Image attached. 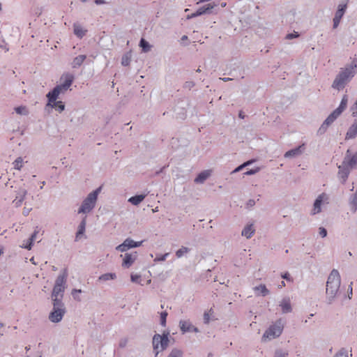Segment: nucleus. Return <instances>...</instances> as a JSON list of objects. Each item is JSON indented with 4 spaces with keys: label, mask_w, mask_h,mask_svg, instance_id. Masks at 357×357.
<instances>
[{
    "label": "nucleus",
    "mask_w": 357,
    "mask_h": 357,
    "mask_svg": "<svg viewBox=\"0 0 357 357\" xmlns=\"http://www.w3.org/2000/svg\"><path fill=\"white\" fill-rule=\"evenodd\" d=\"M73 82V76L70 74L65 75L64 82L61 84L57 85L54 89L47 94L48 99L47 106L55 108L59 112H61L65 109V105L62 101H56L59 96L61 93H65L71 86Z\"/></svg>",
    "instance_id": "nucleus-1"
},
{
    "label": "nucleus",
    "mask_w": 357,
    "mask_h": 357,
    "mask_svg": "<svg viewBox=\"0 0 357 357\" xmlns=\"http://www.w3.org/2000/svg\"><path fill=\"white\" fill-rule=\"evenodd\" d=\"M356 73L357 59H354L350 64L346 66L344 68H340L339 73L333 82L332 87L339 91L343 89Z\"/></svg>",
    "instance_id": "nucleus-2"
},
{
    "label": "nucleus",
    "mask_w": 357,
    "mask_h": 357,
    "mask_svg": "<svg viewBox=\"0 0 357 357\" xmlns=\"http://www.w3.org/2000/svg\"><path fill=\"white\" fill-rule=\"evenodd\" d=\"M67 277V269H64L62 273L57 277L52 294L53 302L58 301L59 303H63L62 299L66 289Z\"/></svg>",
    "instance_id": "nucleus-3"
},
{
    "label": "nucleus",
    "mask_w": 357,
    "mask_h": 357,
    "mask_svg": "<svg viewBox=\"0 0 357 357\" xmlns=\"http://www.w3.org/2000/svg\"><path fill=\"white\" fill-rule=\"evenodd\" d=\"M341 280L339 272L333 269L328 278L326 282V295L329 299L333 298L339 291L340 287Z\"/></svg>",
    "instance_id": "nucleus-4"
},
{
    "label": "nucleus",
    "mask_w": 357,
    "mask_h": 357,
    "mask_svg": "<svg viewBox=\"0 0 357 357\" xmlns=\"http://www.w3.org/2000/svg\"><path fill=\"white\" fill-rule=\"evenodd\" d=\"M100 190L101 187H99L87 196V197L83 201L82 206L78 210L79 213H89L94 208L98 195Z\"/></svg>",
    "instance_id": "nucleus-5"
},
{
    "label": "nucleus",
    "mask_w": 357,
    "mask_h": 357,
    "mask_svg": "<svg viewBox=\"0 0 357 357\" xmlns=\"http://www.w3.org/2000/svg\"><path fill=\"white\" fill-rule=\"evenodd\" d=\"M283 324L281 319L277 320L273 325L265 331L262 340H271L279 337L283 331Z\"/></svg>",
    "instance_id": "nucleus-6"
},
{
    "label": "nucleus",
    "mask_w": 357,
    "mask_h": 357,
    "mask_svg": "<svg viewBox=\"0 0 357 357\" xmlns=\"http://www.w3.org/2000/svg\"><path fill=\"white\" fill-rule=\"evenodd\" d=\"M169 333L163 334L160 335L159 334H155L153 337V349L155 351V356H158L160 351L165 350L169 344Z\"/></svg>",
    "instance_id": "nucleus-7"
},
{
    "label": "nucleus",
    "mask_w": 357,
    "mask_h": 357,
    "mask_svg": "<svg viewBox=\"0 0 357 357\" xmlns=\"http://www.w3.org/2000/svg\"><path fill=\"white\" fill-rule=\"evenodd\" d=\"M66 313V308L63 303L53 302V310L50 314L49 319L52 322H59Z\"/></svg>",
    "instance_id": "nucleus-8"
},
{
    "label": "nucleus",
    "mask_w": 357,
    "mask_h": 357,
    "mask_svg": "<svg viewBox=\"0 0 357 357\" xmlns=\"http://www.w3.org/2000/svg\"><path fill=\"white\" fill-rule=\"evenodd\" d=\"M338 168V176L342 179V183H344L349 175L350 170L352 168H350L347 159L345 158L344 159L342 164L340 165Z\"/></svg>",
    "instance_id": "nucleus-9"
},
{
    "label": "nucleus",
    "mask_w": 357,
    "mask_h": 357,
    "mask_svg": "<svg viewBox=\"0 0 357 357\" xmlns=\"http://www.w3.org/2000/svg\"><path fill=\"white\" fill-rule=\"evenodd\" d=\"M340 115L339 111L334 110L324 121L323 124L319 129L320 133H323L326 131L328 126H330L339 116Z\"/></svg>",
    "instance_id": "nucleus-10"
},
{
    "label": "nucleus",
    "mask_w": 357,
    "mask_h": 357,
    "mask_svg": "<svg viewBox=\"0 0 357 357\" xmlns=\"http://www.w3.org/2000/svg\"><path fill=\"white\" fill-rule=\"evenodd\" d=\"M328 196L325 193H322L318 196V197L316 199L313 209L312 211V214L315 215L317 213H319L321 212V204L326 202L328 203Z\"/></svg>",
    "instance_id": "nucleus-11"
},
{
    "label": "nucleus",
    "mask_w": 357,
    "mask_h": 357,
    "mask_svg": "<svg viewBox=\"0 0 357 357\" xmlns=\"http://www.w3.org/2000/svg\"><path fill=\"white\" fill-rule=\"evenodd\" d=\"M346 8H347L346 4H340L339 5L338 9L336 11L335 15L333 18V28L334 29H336L338 26V25L340 22V20H341L343 15L344 14Z\"/></svg>",
    "instance_id": "nucleus-12"
},
{
    "label": "nucleus",
    "mask_w": 357,
    "mask_h": 357,
    "mask_svg": "<svg viewBox=\"0 0 357 357\" xmlns=\"http://www.w3.org/2000/svg\"><path fill=\"white\" fill-rule=\"evenodd\" d=\"M137 259V252L126 253L123 260L122 266L126 268H129Z\"/></svg>",
    "instance_id": "nucleus-13"
},
{
    "label": "nucleus",
    "mask_w": 357,
    "mask_h": 357,
    "mask_svg": "<svg viewBox=\"0 0 357 357\" xmlns=\"http://www.w3.org/2000/svg\"><path fill=\"white\" fill-rule=\"evenodd\" d=\"M304 149H305V144H303L302 145H301L295 149H291V150L287 151L284 154V157L285 158H291V157L298 156L303 153Z\"/></svg>",
    "instance_id": "nucleus-14"
},
{
    "label": "nucleus",
    "mask_w": 357,
    "mask_h": 357,
    "mask_svg": "<svg viewBox=\"0 0 357 357\" xmlns=\"http://www.w3.org/2000/svg\"><path fill=\"white\" fill-rule=\"evenodd\" d=\"M211 170H205L202 172L198 176L195 178V183H203L205 180H206L211 175Z\"/></svg>",
    "instance_id": "nucleus-15"
},
{
    "label": "nucleus",
    "mask_w": 357,
    "mask_h": 357,
    "mask_svg": "<svg viewBox=\"0 0 357 357\" xmlns=\"http://www.w3.org/2000/svg\"><path fill=\"white\" fill-rule=\"evenodd\" d=\"M215 4L208 3L197 9L198 15H202L211 13V10L215 7Z\"/></svg>",
    "instance_id": "nucleus-16"
},
{
    "label": "nucleus",
    "mask_w": 357,
    "mask_h": 357,
    "mask_svg": "<svg viewBox=\"0 0 357 357\" xmlns=\"http://www.w3.org/2000/svg\"><path fill=\"white\" fill-rule=\"evenodd\" d=\"M74 33L78 37L82 38L86 32V30L84 29V28L77 24H74L73 25Z\"/></svg>",
    "instance_id": "nucleus-17"
},
{
    "label": "nucleus",
    "mask_w": 357,
    "mask_h": 357,
    "mask_svg": "<svg viewBox=\"0 0 357 357\" xmlns=\"http://www.w3.org/2000/svg\"><path fill=\"white\" fill-rule=\"evenodd\" d=\"M255 233V229L253 225H247L242 231V235L245 236L247 238H250Z\"/></svg>",
    "instance_id": "nucleus-18"
},
{
    "label": "nucleus",
    "mask_w": 357,
    "mask_h": 357,
    "mask_svg": "<svg viewBox=\"0 0 357 357\" xmlns=\"http://www.w3.org/2000/svg\"><path fill=\"white\" fill-rule=\"evenodd\" d=\"M254 290L256 292V294L261 295L263 296H265L269 294L268 289L264 284H260L257 287H255L254 288Z\"/></svg>",
    "instance_id": "nucleus-19"
},
{
    "label": "nucleus",
    "mask_w": 357,
    "mask_h": 357,
    "mask_svg": "<svg viewBox=\"0 0 357 357\" xmlns=\"http://www.w3.org/2000/svg\"><path fill=\"white\" fill-rule=\"evenodd\" d=\"M357 135V123L353 124L347 132L346 139H352Z\"/></svg>",
    "instance_id": "nucleus-20"
},
{
    "label": "nucleus",
    "mask_w": 357,
    "mask_h": 357,
    "mask_svg": "<svg viewBox=\"0 0 357 357\" xmlns=\"http://www.w3.org/2000/svg\"><path fill=\"white\" fill-rule=\"evenodd\" d=\"M85 59H86L85 55L82 54V55H79V56H76L73 61L72 66L73 68H77V67L80 66L83 63V62L84 61Z\"/></svg>",
    "instance_id": "nucleus-21"
},
{
    "label": "nucleus",
    "mask_w": 357,
    "mask_h": 357,
    "mask_svg": "<svg viewBox=\"0 0 357 357\" xmlns=\"http://www.w3.org/2000/svg\"><path fill=\"white\" fill-rule=\"evenodd\" d=\"M179 325H180L181 330L183 333L190 331L193 328V326L191 325V324L187 321H181L179 322Z\"/></svg>",
    "instance_id": "nucleus-22"
},
{
    "label": "nucleus",
    "mask_w": 357,
    "mask_h": 357,
    "mask_svg": "<svg viewBox=\"0 0 357 357\" xmlns=\"http://www.w3.org/2000/svg\"><path fill=\"white\" fill-rule=\"evenodd\" d=\"M282 312L287 313L291 312V306L289 300H283L280 304Z\"/></svg>",
    "instance_id": "nucleus-23"
},
{
    "label": "nucleus",
    "mask_w": 357,
    "mask_h": 357,
    "mask_svg": "<svg viewBox=\"0 0 357 357\" xmlns=\"http://www.w3.org/2000/svg\"><path fill=\"white\" fill-rule=\"evenodd\" d=\"M145 198V195H136L130 197L128 201L132 204L133 205H138L140 202H142Z\"/></svg>",
    "instance_id": "nucleus-24"
},
{
    "label": "nucleus",
    "mask_w": 357,
    "mask_h": 357,
    "mask_svg": "<svg viewBox=\"0 0 357 357\" xmlns=\"http://www.w3.org/2000/svg\"><path fill=\"white\" fill-rule=\"evenodd\" d=\"M124 243H126L127 248L129 249L131 248L140 246L142 243V241L135 242L132 239L128 238L124 241Z\"/></svg>",
    "instance_id": "nucleus-25"
},
{
    "label": "nucleus",
    "mask_w": 357,
    "mask_h": 357,
    "mask_svg": "<svg viewBox=\"0 0 357 357\" xmlns=\"http://www.w3.org/2000/svg\"><path fill=\"white\" fill-rule=\"evenodd\" d=\"M86 217L82 220L80 225H79L78 231L76 234V238H78L80 235H82L85 231L86 227Z\"/></svg>",
    "instance_id": "nucleus-26"
},
{
    "label": "nucleus",
    "mask_w": 357,
    "mask_h": 357,
    "mask_svg": "<svg viewBox=\"0 0 357 357\" xmlns=\"http://www.w3.org/2000/svg\"><path fill=\"white\" fill-rule=\"evenodd\" d=\"M38 234V231H35L33 234L31 236V237L27 241V243L26 245H24L23 247L25 248L27 250H31L32 247L33 242L36 240V235Z\"/></svg>",
    "instance_id": "nucleus-27"
},
{
    "label": "nucleus",
    "mask_w": 357,
    "mask_h": 357,
    "mask_svg": "<svg viewBox=\"0 0 357 357\" xmlns=\"http://www.w3.org/2000/svg\"><path fill=\"white\" fill-rule=\"evenodd\" d=\"M347 101L348 98L346 96H344L342 99L340 106L335 109L336 111H339L340 114L347 107Z\"/></svg>",
    "instance_id": "nucleus-28"
},
{
    "label": "nucleus",
    "mask_w": 357,
    "mask_h": 357,
    "mask_svg": "<svg viewBox=\"0 0 357 357\" xmlns=\"http://www.w3.org/2000/svg\"><path fill=\"white\" fill-rule=\"evenodd\" d=\"M139 45L142 48L143 52H148L151 50V45L144 38L141 39Z\"/></svg>",
    "instance_id": "nucleus-29"
},
{
    "label": "nucleus",
    "mask_w": 357,
    "mask_h": 357,
    "mask_svg": "<svg viewBox=\"0 0 357 357\" xmlns=\"http://www.w3.org/2000/svg\"><path fill=\"white\" fill-rule=\"evenodd\" d=\"M15 111L20 115H27L29 114L28 109L26 106H19L15 108Z\"/></svg>",
    "instance_id": "nucleus-30"
},
{
    "label": "nucleus",
    "mask_w": 357,
    "mask_h": 357,
    "mask_svg": "<svg viewBox=\"0 0 357 357\" xmlns=\"http://www.w3.org/2000/svg\"><path fill=\"white\" fill-rule=\"evenodd\" d=\"M116 278L115 273H105L99 277L100 280L107 281L109 280H114Z\"/></svg>",
    "instance_id": "nucleus-31"
},
{
    "label": "nucleus",
    "mask_w": 357,
    "mask_h": 357,
    "mask_svg": "<svg viewBox=\"0 0 357 357\" xmlns=\"http://www.w3.org/2000/svg\"><path fill=\"white\" fill-rule=\"evenodd\" d=\"M13 166L15 169L20 170L23 166V160L21 157L17 158L13 162Z\"/></svg>",
    "instance_id": "nucleus-32"
},
{
    "label": "nucleus",
    "mask_w": 357,
    "mask_h": 357,
    "mask_svg": "<svg viewBox=\"0 0 357 357\" xmlns=\"http://www.w3.org/2000/svg\"><path fill=\"white\" fill-rule=\"evenodd\" d=\"M350 204L352 207V210L355 212L357 209V190L355 192V194L354 195V196L350 202Z\"/></svg>",
    "instance_id": "nucleus-33"
},
{
    "label": "nucleus",
    "mask_w": 357,
    "mask_h": 357,
    "mask_svg": "<svg viewBox=\"0 0 357 357\" xmlns=\"http://www.w3.org/2000/svg\"><path fill=\"white\" fill-rule=\"evenodd\" d=\"M189 251L188 248L186 247H182L179 250H178L176 252V255L177 257H181L184 254H186Z\"/></svg>",
    "instance_id": "nucleus-34"
},
{
    "label": "nucleus",
    "mask_w": 357,
    "mask_h": 357,
    "mask_svg": "<svg viewBox=\"0 0 357 357\" xmlns=\"http://www.w3.org/2000/svg\"><path fill=\"white\" fill-rule=\"evenodd\" d=\"M168 315L167 312L163 311L160 313V324L162 326H165L166 325V319Z\"/></svg>",
    "instance_id": "nucleus-35"
},
{
    "label": "nucleus",
    "mask_w": 357,
    "mask_h": 357,
    "mask_svg": "<svg viewBox=\"0 0 357 357\" xmlns=\"http://www.w3.org/2000/svg\"><path fill=\"white\" fill-rule=\"evenodd\" d=\"M168 357H182V352L178 349H173Z\"/></svg>",
    "instance_id": "nucleus-36"
},
{
    "label": "nucleus",
    "mask_w": 357,
    "mask_h": 357,
    "mask_svg": "<svg viewBox=\"0 0 357 357\" xmlns=\"http://www.w3.org/2000/svg\"><path fill=\"white\" fill-rule=\"evenodd\" d=\"M24 195H22L20 196V197H16L14 200H13V204H15V206L16 207H18L20 206H21L23 200H24Z\"/></svg>",
    "instance_id": "nucleus-37"
},
{
    "label": "nucleus",
    "mask_w": 357,
    "mask_h": 357,
    "mask_svg": "<svg viewBox=\"0 0 357 357\" xmlns=\"http://www.w3.org/2000/svg\"><path fill=\"white\" fill-rule=\"evenodd\" d=\"M131 281L135 283L139 284L141 282V276L138 274H132L131 275Z\"/></svg>",
    "instance_id": "nucleus-38"
},
{
    "label": "nucleus",
    "mask_w": 357,
    "mask_h": 357,
    "mask_svg": "<svg viewBox=\"0 0 357 357\" xmlns=\"http://www.w3.org/2000/svg\"><path fill=\"white\" fill-rule=\"evenodd\" d=\"M252 163V161H248L246 162H244L243 164H242L241 165L238 166V167H236L233 172L232 173H236V172H238L239 171H241L243 167L249 165L250 164Z\"/></svg>",
    "instance_id": "nucleus-39"
},
{
    "label": "nucleus",
    "mask_w": 357,
    "mask_h": 357,
    "mask_svg": "<svg viewBox=\"0 0 357 357\" xmlns=\"http://www.w3.org/2000/svg\"><path fill=\"white\" fill-rule=\"evenodd\" d=\"M213 313V310L211 309L208 312H205L204 314V320L206 324H208L210 321V316Z\"/></svg>",
    "instance_id": "nucleus-40"
},
{
    "label": "nucleus",
    "mask_w": 357,
    "mask_h": 357,
    "mask_svg": "<svg viewBox=\"0 0 357 357\" xmlns=\"http://www.w3.org/2000/svg\"><path fill=\"white\" fill-rule=\"evenodd\" d=\"M288 352L278 350L275 352V357H287Z\"/></svg>",
    "instance_id": "nucleus-41"
},
{
    "label": "nucleus",
    "mask_w": 357,
    "mask_h": 357,
    "mask_svg": "<svg viewBox=\"0 0 357 357\" xmlns=\"http://www.w3.org/2000/svg\"><path fill=\"white\" fill-rule=\"evenodd\" d=\"M334 357H348V355L346 351L341 349Z\"/></svg>",
    "instance_id": "nucleus-42"
},
{
    "label": "nucleus",
    "mask_w": 357,
    "mask_h": 357,
    "mask_svg": "<svg viewBox=\"0 0 357 357\" xmlns=\"http://www.w3.org/2000/svg\"><path fill=\"white\" fill-rule=\"evenodd\" d=\"M116 250L120 252H125L128 250L126 243L123 242L122 244L116 247Z\"/></svg>",
    "instance_id": "nucleus-43"
},
{
    "label": "nucleus",
    "mask_w": 357,
    "mask_h": 357,
    "mask_svg": "<svg viewBox=\"0 0 357 357\" xmlns=\"http://www.w3.org/2000/svg\"><path fill=\"white\" fill-rule=\"evenodd\" d=\"M351 111L352 115L354 116H356L357 115V100L355 102V103L351 107Z\"/></svg>",
    "instance_id": "nucleus-44"
},
{
    "label": "nucleus",
    "mask_w": 357,
    "mask_h": 357,
    "mask_svg": "<svg viewBox=\"0 0 357 357\" xmlns=\"http://www.w3.org/2000/svg\"><path fill=\"white\" fill-rule=\"evenodd\" d=\"M319 235L324 238V237H326V235H327V231L325 228L324 227H319Z\"/></svg>",
    "instance_id": "nucleus-45"
},
{
    "label": "nucleus",
    "mask_w": 357,
    "mask_h": 357,
    "mask_svg": "<svg viewBox=\"0 0 357 357\" xmlns=\"http://www.w3.org/2000/svg\"><path fill=\"white\" fill-rule=\"evenodd\" d=\"M259 170V168H255L254 169H250L249 171H247L244 173L245 175H252L258 172Z\"/></svg>",
    "instance_id": "nucleus-46"
},
{
    "label": "nucleus",
    "mask_w": 357,
    "mask_h": 357,
    "mask_svg": "<svg viewBox=\"0 0 357 357\" xmlns=\"http://www.w3.org/2000/svg\"><path fill=\"white\" fill-rule=\"evenodd\" d=\"M298 36L299 35H298V33L297 32H294V33H289V34H287V36H286V38L290 40V39H292L294 38H297V37H298Z\"/></svg>",
    "instance_id": "nucleus-47"
},
{
    "label": "nucleus",
    "mask_w": 357,
    "mask_h": 357,
    "mask_svg": "<svg viewBox=\"0 0 357 357\" xmlns=\"http://www.w3.org/2000/svg\"><path fill=\"white\" fill-rule=\"evenodd\" d=\"M281 277L282 278L287 280V281H292V280L290 277V275L288 273H284L282 274Z\"/></svg>",
    "instance_id": "nucleus-48"
},
{
    "label": "nucleus",
    "mask_w": 357,
    "mask_h": 357,
    "mask_svg": "<svg viewBox=\"0 0 357 357\" xmlns=\"http://www.w3.org/2000/svg\"><path fill=\"white\" fill-rule=\"evenodd\" d=\"M197 16H199V15H198V11L197 10L195 13H192L190 15H188V19L193 18Z\"/></svg>",
    "instance_id": "nucleus-49"
},
{
    "label": "nucleus",
    "mask_w": 357,
    "mask_h": 357,
    "mask_svg": "<svg viewBox=\"0 0 357 357\" xmlns=\"http://www.w3.org/2000/svg\"><path fill=\"white\" fill-rule=\"evenodd\" d=\"M127 344V340H122L121 342H120V346L121 347H125Z\"/></svg>",
    "instance_id": "nucleus-50"
},
{
    "label": "nucleus",
    "mask_w": 357,
    "mask_h": 357,
    "mask_svg": "<svg viewBox=\"0 0 357 357\" xmlns=\"http://www.w3.org/2000/svg\"><path fill=\"white\" fill-rule=\"evenodd\" d=\"M122 64H123V66H127V65L128 64V59H122Z\"/></svg>",
    "instance_id": "nucleus-51"
},
{
    "label": "nucleus",
    "mask_w": 357,
    "mask_h": 357,
    "mask_svg": "<svg viewBox=\"0 0 357 357\" xmlns=\"http://www.w3.org/2000/svg\"><path fill=\"white\" fill-rule=\"evenodd\" d=\"M95 3L96 4H102V3H105V1L104 0H96Z\"/></svg>",
    "instance_id": "nucleus-52"
},
{
    "label": "nucleus",
    "mask_w": 357,
    "mask_h": 357,
    "mask_svg": "<svg viewBox=\"0 0 357 357\" xmlns=\"http://www.w3.org/2000/svg\"><path fill=\"white\" fill-rule=\"evenodd\" d=\"M75 293H81L80 289H73L72 291L73 295H75Z\"/></svg>",
    "instance_id": "nucleus-53"
},
{
    "label": "nucleus",
    "mask_w": 357,
    "mask_h": 357,
    "mask_svg": "<svg viewBox=\"0 0 357 357\" xmlns=\"http://www.w3.org/2000/svg\"><path fill=\"white\" fill-rule=\"evenodd\" d=\"M239 117L241 118V119H244V115L243 114V112H239Z\"/></svg>",
    "instance_id": "nucleus-54"
},
{
    "label": "nucleus",
    "mask_w": 357,
    "mask_h": 357,
    "mask_svg": "<svg viewBox=\"0 0 357 357\" xmlns=\"http://www.w3.org/2000/svg\"><path fill=\"white\" fill-rule=\"evenodd\" d=\"M167 255H168V254H167H167H165V255H163V256L162 257V258L160 259V260H165V258H166V257H167Z\"/></svg>",
    "instance_id": "nucleus-55"
},
{
    "label": "nucleus",
    "mask_w": 357,
    "mask_h": 357,
    "mask_svg": "<svg viewBox=\"0 0 357 357\" xmlns=\"http://www.w3.org/2000/svg\"><path fill=\"white\" fill-rule=\"evenodd\" d=\"M183 40H187L188 39V36H183L181 38Z\"/></svg>",
    "instance_id": "nucleus-56"
},
{
    "label": "nucleus",
    "mask_w": 357,
    "mask_h": 357,
    "mask_svg": "<svg viewBox=\"0 0 357 357\" xmlns=\"http://www.w3.org/2000/svg\"><path fill=\"white\" fill-rule=\"evenodd\" d=\"M3 254V248L0 246V256Z\"/></svg>",
    "instance_id": "nucleus-57"
},
{
    "label": "nucleus",
    "mask_w": 357,
    "mask_h": 357,
    "mask_svg": "<svg viewBox=\"0 0 357 357\" xmlns=\"http://www.w3.org/2000/svg\"><path fill=\"white\" fill-rule=\"evenodd\" d=\"M349 289H350L349 293L351 295H352V287L351 285L349 286Z\"/></svg>",
    "instance_id": "nucleus-58"
},
{
    "label": "nucleus",
    "mask_w": 357,
    "mask_h": 357,
    "mask_svg": "<svg viewBox=\"0 0 357 357\" xmlns=\"http://www.w3.org/2000/svg\"><path fill=\"white\" fill-rule=\"evenodd\" d=\"M284 286H285L284 282L282 281L280 287H284Z\"/></svg>",
    "instance_id": "nucleus-59"
},
{
    "label": "nucleus",
    "mask_w": 357,
    "mask_h": 357,
    "mask_svg": "<svg viewBox=\"0 0 357 357\" xmlns=\"http://www.w3.org/2000/svg\"><path fill=\"white\" fill-rule=\"evenodd\" d=\"M223 79L224 81H227V80H229V79H229V78H224V79Z\"/></svg>",
    "instance_id": "nucleus-60"
},
{
    "label": "nucleus",
    "mask_w": 357,
    "mask_h": 357,
    "mask_svg": "<svg viewBox=\"0 0 357 357\" xmlns=\"http://www.w3.org/2000/svg\"><path fill=\"white\" fill-rule=\"evenodd\" d=\"M23 213H24V215H27L28 212H27V211H23Z\"/></svg>",
    "instance_id": "nucleus-61"
},
{
    "label": "nucleus",
    "mask_w": 357,
    "mask_h": 357,
    "mask_svg": "<svg viewBox=\"0 0 357 357\" xmlns=\"http://www.w3.org/2000/svg\"><path fill=\"white\" fill-rule=\"evenodd\" d=\"M23 213H24V215H27L28 212H27V211H23Z\"/></svg>",
    "instance_id": "nucleus-62"
},
{
    "label": "nucleus",
    "mask_w": 357,
    "mask_h": 357,
    "mask_svg": "<svg viewBox=\"0 0 357 357\" xmlns=\"http://www.w3.org/2000/svg\"><path fill=\"white\" fill-rule=\"evenodd\" d=\"M225 6H226V3H224L222 4V7H225Z\"/></svg>",
    "instance_id": "nucleus-63"
},
{
    "label": "nucleus",
    "mask_w": 357,
    "mask_h": 357,
    "mask_svg": "<svg viewBox=\"0 0 357 357\" xmlns=\"http://www.w3.org/2000/svg\"><path fill=\"white\" fill-rule=\"evenodd\" d=\"M164 307V305H161V308L163 309Z\"/></svg>",
    "instance_id": "nucleus-64"
}]
</instances>
